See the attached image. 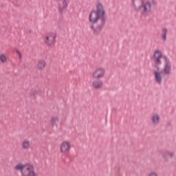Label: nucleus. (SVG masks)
Listing matches in <instances>:
<instances>
[{
    "mask_svg": "<svg viewBox=\"0 0 176 176\" xmlns=\"http://www.w3.org/2000/svg\"><path fill=\"white\" fill-rule=\"evenodd\" d=\"M106 12L101 3H98L96 10L90 12L89 14V22L91 23L90 28L94 32V34L98 35L106 24Z\"/></svg>",
    "mask_w": 176,
    "mask_h": 176,
    "instance_id": "f257e3e1",
    "label": "nucleus"
},
{
    "mask_svg": "<svg viewBox=\"0 0 176 176\" xmlns=\"http://www.w3.org/2000/svg\"><path fill=\"white\" fill-rule=\"evenodd\" d=\"M14 168L21 171L22 176H36L34 167L32 164L19 163L15 166Z\"/></svg>",
    "mask_w": 176,
    "mask_h": 176,
    "instance_id": "f03ea898",
    "label": "nucleus"
},
{
    "mask_svg": "<svg viewBox=\"0 0 176 176\" xmlns=\"http://www.w3.org/2000/svg\"><path fill=\"white\" fill-rule=\"evenodd\" d=\"M132 3L134 6L135 10L137 12H139L140 10L143 9L142 14L150 12L151 11V3L148 1L144 3V0H133Z\"/></svg>",
    "mask_w": 176,
    "mask_h": 176,
    "instance_id": "7ed1b4c3",
    "label": "nucleus"
},
{
    "mask_svg": "<svg viewBox=\"0 0 176 176\" xmlns=\"http://www.w3.org/2000/svg\"><path fill=\"white\" fill-rule=\"evenodd\" d=\"M70 0H57L58 5V12L60 15H63V11L68 8Z\"/></svg>",
    "mask_w": 176,
    "mask_h": 176,
    "instance_id": "20e7f679",
    "label": "nucleus"
},
{
    "mask_svg": "<svg viewBox=\"0 0 176 176\" xmlns=\"http://www.w3.org/2000/svg\"><path fill=\"white\" fill-rule=\"evenodd\" d=\"M163 59L164 60V65L162 71L165 75H169L171 71V63L170 59L168 58L166 56H163Z\"/></svg>",
    "mask_w": 176,
    "mask_h": 176,
    "instance_id": "39448f33",
    "label": "nucleus"
},
{
    "mask_svg": "<svg viewBox=\"0 0 176 176\" xmlns=\"http://www.w3.org/2000/svg\"><path fill=\"white\" fill-rule=\"evenodd\" d=\"M163 56L162 55V53L159 51V50H157L155 52V54H154V58H155V68L157 69V71H160V65H162V61L160 60V58H163Z\"/></svg>",
    "mask_w": 176,
    "mask_h": 176,
    "instance_id": "423d86ee",
    "label": "nucleus"
},
{
    "mask_svg": "<svg viewBox=\"0 0 176 176\" xmlns=\"http://www.w3.org/2000/svg\"><path fill=\"white\" fill-rule=\"evenodd\" d=\"M56 35L55 33H50L45 36L44 38L45 43L47 44L49 46L55 44Z\"/></svg>",
    "mask_w": 176,
    "mask_h": 176,
    "instance_id": "0eeeda50",
    "label": "nucleus"
},
{
    "mask_svg": "<svg viewBox=\"0 0 176 176\" xmlns=\"http://www.w3.org/2000/svg\"><path fill=\"white\" fill-rule=\"evenodd\" d=\"M71 149L70 143L68 142H63L60 146V151L61 153H68Z\"/></svg>",
    "mask_w": 176,
    "mask_h": 176,
    "instance_id": "6e6552de",
    "label": "nucleus"
},
{
    "mask_svg": "<svg viewBox=\"0 0 176 176\" xmlns=\"http://www.w3.org/2000/svg\"><path fill=\"white\" fill-rule=\"evenodd\" d=\"M104 74H105L104 69L100 68L96 70L95 72H94V74L92 75L94 76V78L96 79H99L104 77Z\"/></svg>",
    "mask_w": 176,
    "mask_h": 176,
    "instance_id": "1a4fd4ad",
    "label": "nucleus"
},
{
    "mask_svg": "<svg viewBox=\"0 0 176 176\" xmlns=\"http://www.w3.org/2000/svg\"><path fill=\"white\" fill-rule=\"evenodd\" d=\"M92 86L96 89H100L102 87L103 82L100 80H96V81H92Z\"/></svg>",
    "mask_w": 176,
    "mask_h": 176,
    "instance_id": "9d476101",
    "label": "nucleus"
},
{
    "mask_svg": "<svg viewBox=\"0 0 176 176\" xmlns=\"http://www.w3.org/2000/svg\"><path fill=\"white\" fill-rule=\"evenodd\" d=\"M173 152L166 151L165 153H164L162 157L163 159H164L165 161H168L169 159L173 158Z\"/></svg>",
    "mask_w": 176,
    "mask_h": 176,
    "instance_id": "9b49d317",
    "label": "nucleus"
},
{
    "mask_svg": "<svg viewBox=\"0 0 176 176\" xmlns=\"http://www.w3.org/2000/svg\"><path fill=\"white\" fill-rule=\"evenodd\" d=\"M155 78L157 82L160 84L162 82V76L161 74L159 72L155 71L154 72Z\"/></svg>",
    "mask_w": 176,
    "mask_h": 176,
    "instance_id": "f8f14e48",
    "label": "nucleus"
},
{
    "mask_svg": "<svg viewBox=\"0 0 176 176\" xmlns=\"http://www.w3.org/2000/svg\"><path fill=\"white\" fill-rule=\"evenodd\" d=\"M152 122L155 124H157L160 122V116L158 114H155L152 118Z\"/></svg>",
    "mask_w": 176,
    "mask_h": 176,
    "instance_id": "ddd939ff",
    "label": "nucleus"
},
{
    "mask_svg": "<svg viewBox=\"0 0 176 176\" xmlns=\"http://www.w3.org/2000/svg\"><path fill=\"white\" fill-rule=\"evenodd\" d=\"M45 62L44 60H39L38 63V67L40 69H43L45 67Z\"/></svg>",
    "mask_w": 176,
    "mask_h": 176,
    "instance_id": "4468645a",
    "label": "nucleus"
},
{
    "mask_svg": "<svg viewBox=\"0 0 176 176\" xmlns=\"http://www.w3.org/2000/svg\"><path fill=\"white\" fill-rule=\"evenodd\" d=\"M168 33V30L166 28H164L162 30V38L164 41L166 40V34Z\"/></svg>",
    "mask_w": 176,
    "mask_h": 176,
    "instance_id": "2eb2a0df",
    "label": "nucleus"
},
{
    "mask_svg": "<svg viewBox=\"0 0 176 176\" xmlns=\"http://www.w3.org/2000/svg\"><path fill=\"white\" fill-rule=\"evenodd\" d=\"M30 147V142L29 141H23L22 142V148L23 149H28Z\"/></svg>",
    "mask_w": 176,
    "mask_h": 176,
    "instance_id": "dca6fc26",
    "label": "nucleus"
},
{
    "mask_svg": "<svg viewBox=\"0 0 176 176\" xmlns=\"http://www.w3.org/2000/svg\"><path fill=\"white\" fill-rule=\"evenodd\" d=\"M59 121V118L58 117H52L51 119V124L52 126H55L56 122Z\"/></svg>",
    "mask_w": 176,
    "mask_h": 176,
    "instance_id": "f3484780",
    "label": "nucleus"
},
{
    "mask_svg": "<svg viewBox=\"0 0 176 176\" xmlns=\"http://www.w3.org/2000/svg\"><path fill=\"white\" fill-rule=\"evenodd\" d=\"M38 91H36V90L32 89V90L31 91V92H30V96H31V97H32L33 98H35V96H36V95H38Z\"/></svg>",
    "mask_w": 176,
    "mask_h": 176,
    "instance_id": "a211bd4d",
    "label": "nucleus"
},
{
    "mask_svg": "<svg viewBox=\"0 0 176 176\" xmlns=\"http://www.w3.org/2000/svg\"><path fill=\"white\" fill-rule=\"evenodd\" d=\"M0 60L2 62V63H5L6 61V56L3 54H1L0 56Z\"/></svg>",
    "mask_w": 176,
    "mask_h": 176,
    "instance_id": "6ab92c4d",
    "label": "nucleus"
},
{
    "mask_svg": "<svg viewBox=\"0 0 176 176\" xmlns=\"http://www.w3.org/2000/svg\"><path fill=\"white\" fill-rule=\"evenodd\" d=\"M16 52L19 55V57L20 58H22V54H21V52L19 50H16Z\"/></svg>",
    "mask_w": 176,
    "mask_h": 176,
    "instance_id": "aec40b11",
    "label": "nucleus"
},
{
    "mask_svg": "<svg viewBox=\"0 0 176 176\" xmlns=\"http://www.w3.org/2000/svg\"><path fill=\"white\" fill-rule=\"evenodd\" d=\"M149 176H157V175L155 173H151Z\"/></svg>",
    "mask_w": 176,
    "mask_h": 176,
    "instance_id": "412c9836",
    "label": "nucleus"
},
{
    "mask_svg": "<svg viewBox=\"0 0 176 176\" xmlns=\"http://www.w3.org/2000/svg\"><path fill=\"white\" fill-rule=\"evenodd\" d=\"M152 3H153V5H155V0H152Z\"/></svg>",
    "mask_w": 176,
    "mask_h": 176,
    "instance_id": "4be33fe9",
    "label": "nucleus"
},
{
    "mask_svg": "<svg viewBox=\"0 0 176 176\" xmlns=\"http://www.w3.org/2000/svg\"><path fill=\"white\" fill-rule=\"evenodd\" d=\"M168 126H170V123H168Z\"/></svg>",
    "mask_w": 176,
    "mask_h": 176,
    "instance_id": "5701e85b",
    "label": "nucleus"
}]
</instances>
